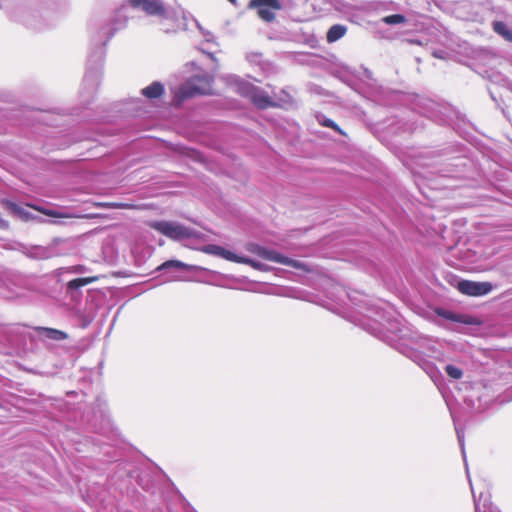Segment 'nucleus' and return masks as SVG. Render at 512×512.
<instances>
[{
    "label": "nucleus",
    "mask_w": 512,
    "mask_h": 512,
    "mask_svg": "<svg viewBox=\"0 0 512 512\" xmlns=\"http://www.w3.org/2000/svg\"><path fill=\"white\" fill-rule=\"evenodd\" d=\"M212 92V78L208 75H197L191 77L182 84L176 94V97L183 101L196 95H206Z\"/></svg>",
    "instance_id": "obj_1"
},
{
    "label": "nucleus",
    "mask_w": 512,
    "mask_h": 512,
    "mask_svg": "<svg viewBox=\"0 0 512 512\" xmlns=\"http://www.w3.org/2000/svg\"><path fill=\"white\" fill-rule=\"evenodd\" d=\"M148 225L150 228L175 241L198 238L199 236L193 229L176 222L151 221Z\"/></svg>",
    "instance_id": "obj_2"
},
{
    "label": "nucleus",
    "mask_w": 512,
    "mask_h": 512,
    "mask_svg": "<svg viewBox=\"0 0 512 512\" xmlns=\"http://www.w3.org/2000/svg\"><path fill=\"white\" fill-rule=\"evenodd\" d=\"M257 253H258V271H260V270L267 271L269 269V267L267 265L262 264L259 261L260 258L261 259H265V260H269V261H272V262H275V263H280V264H283V265H286V266H290V267H293L295 269L302 270L304 272H311L312 271L311 267L308 264H306L305 262H302L300 260H295V259H291V258L282 256V255H280L279 253H277L275 251L267 250L265 248H261V247L258 246Z\"/></svg>",
    "instance_id": "obj_3"
},
{
    "label": "nucleus",
    "mask_w": 512,
    "mask_h": 512,
    "mask_svg": "<svg viewBox=\"0 0 512 512\" xmlns=\"http://www.w3.org/2000/svg\"><path fill=\"white\" fill-rule=\"evenodd\" d=\"M458 290L469 296H483L490 293L493 286L489 282H474L469 280H461L457 284Z\"/></svg>",
    "instance_id": "obj_4"
},
{
    "label": "nucleus",
    "mask_w": 512,
    "mask_h": 512,
    "mask_svg": "<svg viewBox=\"0 0 512 512\" xmlns=\"http://www.w3.org/2000/svg\"><path fill=\"white\" fill-rule=\"evenodd\" d=\"M129 4L133 8H142L150 16L164 17L166 14L165 6L159 0H129Z\"/></svg>",
    "instance_id": "obj_5"
},
{
    "label": "nucleus",
    "mask_w": 512,
    "mask_h": 512,
    "mask_svg": "<svg viewBox=\"0 0 512 512\" xmlns=\"http://www.w3.org/2000/svg\"><path fill=\"white\" fill-rule=\"evenodd\" d=\"M281 9L279 0H258V16L266 22L273 21L276 12Z\"/></svg>",
    "instance_id": "obj_6"
},
{
    "label": "nucleus",
    "mask_w": 512,
    "mask_h": 512,
    "mask_svg": "<svg viewBox=\"0 0 512 512\" xmlns=\"http://www.w3.org/2000/svg\"><path fill=\"white\" fill-rule=\"evenodd\" d=\"M28 207H30L31 209L41 213V214H44L46 216H49V217H53V218H66V219H69V218H86V219H94V218H97L99 217L100 215L99 214H86V215H79V214H73V213H67V212H60V211H57V210H53V209H48V208H45L43 206H39V205H35V204H26Z\"/></svg>",
    "instance_id": "obj_7"
},
{
    "label": "nucleus",
    "mask_w": 512,
    "mask_h": 512,
    "mask_svg": "<svg viewBox=\"0 0 512 512\" xmlns=\"http://www.w3.org/2000/svg\"><path fill=\"white\" fill-rule=\"evenodd\" d=\"M286 97H287V99L277 98L275 96H270V95H268L264 92H260L258 90V100H257L258 109L266 108L269 106L282 107V108L288 109L289 107L292 106V100L288 96H286Z\"/></svg>",
    "instance_id": "obj_8"
},
{
    "label": "nucleus",
    "mask_w": 512,
    "mask_h": 512,
    "mask_svg": "<svg viewBox=\"0 0 512 512\" xmlns=\"http://www.w3.org/2000/svg\"><path fill=\"white\" fill-rule=\"evenodd\" d=\"M0 203L5 209L10 211L12 214L19 217L23 221H40V219L37 216L26 211L22 206H19L18 204L11 200L2 199Z\"/></svg>",
    "instance_id": "obj_9"
},
{
    "label": "nucleus",
    "mask_w": 512,
    "mask_h": 512,
    "mask_svg": "<svg viewBox=\"0 0 512 512\" xmlns=\"http://www.w3.org/2000/svg\"><path fill=\"white\" fill-rule=\"evenodd\" d=\"M92 205L96 208H105V209H127V210L144 209V205H137V204H132V203H122V202H93Z\"/></svg>",
    "instance_id": "obj_10"
},
{
    "label": "nucleus",
    "mask_w": 512,
    "mask_h": 512,
    "mask_svg": "<svg viewBox=\"0 0 512 512\" xmlns=\"http://www.w3.org/2000/svg\"><path fill=\"white\" fill-rule=\"evenodd\" d=\"M473 497L475 501V512H499L498 508L490 502L488 495L480 494L477 499L473 493Z\"/></svg>",
    "instance_id": "obj_11"
},
{
    "label": "nucleus",
    "mask_w": 512,
    "mask_h": 512,
    "mask_svg": "<svg viewBox=\"0 0 512 512\" xmlns=\"http://www.w3.org/2000/svg\"><path fill=\"white\" fill-rule=\"evenodd\" d=\"M164 93V86L161 82L154 81L149 86L141 90V94L147 99H158Z\"/></svg>",
    "instance_id": "obj_12"
},
{
    "label": "nucleus",
    "mask_w": 512,
    "mask_h": 512,
    "mask_svg": "<svg viewBox=\"0 0 512 512\" xmlns=\"http://www.w3.org/2000/svg\"><path fill=\"white\" fill-rule=\"evenodd\" d=\"M36 331L44 335L45 337L53 340H64L67 338V334L63 331L54 329V328H48V327H37Z\"/></svg>",
    "instance_id": "obj_13"
},
{
    "label": "nucleus",
    "mask_w": 512,
    "mask_h": 512,
    "mask_svg": "<svg viewBox=\"0 0 512 512\" xmlns=\"http://www.w3.org/2000/svg\"><path fill=\"white\" fill-rule=\"evenodd\" d=\"M347 32V28L344 25H333L327 32V41L329 43L336 42L341 39Z\"/></svg>",
    "instance_id": "obj_14"
},
{
    "label": "nucleus",
    "mask_w": 512,
    "mask_h": 512,
    "mask_svg": "<svg viewBox=\"0 0 512 512\" xmlns=\"http://www.w3.org/2000/svg\"><path fill=\"white\" fill-rule=\"evenodd\" d=\"M202 251L208 254L222 256L228 260H231L234 257L233 253L217 245L204 246Z\"/></svg>",
    "instance_id": "obj_15"
},
{
    "label": "nucleus",
    "mask_w": 512,
    "mask_h": 512,
    "mask_svg": "<svg viewBox=\"0 0 512 512\" xmlns=\"http://www.w3.org/2000/svg\"><path fill=\"white\" fill-rule=\"evenodd\" d=\"M97 280H98L97 276L75 278V279L70 280L67 283V287L69 290H76L80 287L86 286V285L93 283Z\"/></svg>",
    "instance_id": "obj_16"
},
{
    "label": "nucleus",
    "mask_w": 512,
    "mask_h": 512,
    "mask_svg": "<svg viewBox=\"0 0 512 512\" xmlns=\"http://www.w3.org/2000/svg\"><path fill=\"white\" fill-rule=\"evenodd\" d=\"M494 31L501 35L504 39L509 42H512V30L508 28V26L500 21L494 22L493 24Z\"/></svg>",
    "instance_id": "obj_17"
},
{
    "label": "nucleus",
    "mask_w": 512,
    "mask_h": 512,
    "mask_svg": "<svg viewBox=\"0 0 512 512\" xmlns=\"http://www.w3.org/2000/svg\"><path fill=\"white\" fill-rule=\"evenodd\" d=\"M168 268H177L182 270H190L193 268V266L183 263L179 260H168L162 263L160 266H158L157 270H164Z\"/></svg>",
    "instance_id": "obj_18"
},
{
    "label": "nucleus",
    "mask_w": 512,
    "mask_h": 512,
    "mask_svg": "<svg viewBox=\"0 0 512 512\" xmlns=\"http://www.w3.org/2000/svg\"><path fill=\"white\" fill-rule=\"evenodd\" d=\"M445 372L451 379L454 380H458L463 377V370L451 364L446 365Z\"/></svg>",
    "instance_id": "obj_19"
},
{
    "label": "nucleus",
    "mask_w": 512,
    "mask_h": 512,
    "mask_svg": "<svg viewBox=\"0 0 512 512\" xmlns=\"http://www.w3.org/2000/svg\"><path fill=\"white\" fill-rule=\"evenodd\" d=\"M405 17L401 14L385 16L382 21L388 25L401 24L405 22Z\"/></svg>",
    "instance_id": "obj_20"
},
{
    "label": "nucleus",
    "mask_w": 512,
    "mask_h": 512,
    "mask_svg": "<svg viewBox=\"0 0 512 512\" xmlns=\"http://www.w3.org/2000/svg\"><path fill=\"white\" fill-rule=\"evenodd\" d=\"M439 315L445 317L446 319H449V320H452V321H455V322H460L459 317L454 315V314H452V313L444 312V313H439Z\"/></svg>",
    "instance_id": "obj_21"
},
{
    "label": "nucleus",
    "mask_w": 512,
    "mask_h": 512,
    "mask_svg": "<svg viewBox=\"0 0 512 512\" xmlns=\"http://www.w3.org/2000/svg\"><path fill=\"white\" fill-rule=\"evenodd\" d=\"M321 124L326 127H331L335 130H338V126L330 119H324L323 121H321Z\"/></svg>",
    "instance_id": "obj_22"
},
{
    "label": "nucleus",
    "mask_w": 512,
    "mask_h": 512,
    "mask_svg": "<svg viewBox=\"0 0 512 512\" xmlns=\"http://www.w3.org/2000/svg\"><path fill=\"white\" fill-rule=\"evenodd\" d=\"M10 227V224L8 221L4 220L1 216H0V229L2 230H8Z\"/></svg>",
    "instance_id": "obj_23"
},
{
    "label": "nucleus",
    "mask_w": 512,
    "mask_h": 512,
    "mask_svg": "<svg viewBox=\"0 0 512 512\" xmlns=\"http://www.w3.org/2000/svg\"><path fill=\"white\" fill-rule=\"evenodd\" d=\"M433 55H434L436 58H441V59H442V58H444V56H443L442 52H440V51H435V52L433 53Z\"/></svg>",
    "instance_id": "obj_24"
},
{
    "label": "nucleus",
    "mask_w": 512,
    "mask_h": 512,
    "mask_svg": "<svg viewBox=\"0 0 512 512\" xmlns=\"http://www.w3.org/2000/svg\"><path fill=\"white\" fill-rule=\"evenodd\" d=\"M250 100L253 102V103H256V93L252 92L250 95Z\"/></svg>",
    "instance_id": "obj_25"
},
{
    "label": "nucleus",
    "mask_w": 512,
    "mask_h": 512,
    "mask_svg": "<svg viewBox=\"0 0 512 512\" xmlns=\"http://www.w3.org/2000/svg\"><path fill=\"white\" fill-rule=\"evenodd\" d=\"M248 6H249L250 8H254V7H256V0H250V1H249Z\"/></svg>",
    "instance_id": "obj_26"
},
{
    "label": "nucleus",
    "mask_w": 512,
    "mask_h": 512,
    "mask_svg": "<svg viewBox=\"0 0 512 512\" xmlns=\"http://www.w3.org/2000/svg\"><path fill=\"white\" fill-rule=\"evenodd\" d=\"M457 435H458L459 442H460V444L462 445V438H463V437H462V435L460 434V432H459V431H457Z\"/></svg>",
    "instance_id": "obj_27"
},
{
    "label": "nucleus",
    "mask_w": 512,
    "mask_h": 512,
    "mask_svg": "<svg viewBox=\"0 0 512 512\" xmlns=\"http://www.w3.org/2000/svg\"><path fill=\"white\" fill-rule=\"evenodd\" d=\"M251 264L256 267V262L255 261H251Z\"/></svg>",
    "instance_id": "obj_28"
}]
</instances>
